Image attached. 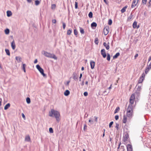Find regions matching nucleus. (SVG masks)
<instances>
[{"instance_id": "5", "label": "nucleus", "mask_w": 151, "mask_h": 151, "mask_svg": "<svg viewBox=\"0 0 151 151\" xmlns=\"http://www.w3.org/2000/svg\"><path fill=\"white\" fill-rule=\"evenodd\" d=\"M109 31V28L108 26H106L104 29V32L105 35H107Z\"/></svg>"}, {"instance_id": "23", "label": "nucleus", "mask_w": 151, "mask_h": 151, "mask_svg": "<svg viewBox=\"0 0 151 151\" xmlns=\"http://www.w3.org/2000/svg\"><path fill=\"white\" fill-rule=\"evenodd\" d=\"M127 6H126L124 7L121 10V12L122 13H123L124 12L126 11V9L127 8Z\"/></svg>"}, {"instance_id": "26", "label": "nucleus", "mask_w": 151, "mask_h": 151, "mask_svg": "<svg viewBox=\"0 0 151 151\" xmlns=\"http://www.w3.org/2000/svg\"><path fill=\"white\" fill-rule=\"evenodd\" d=\"M137 22L135 21L133 24V27L134 28H136L137 27Z\"/></svg>"}, {"instance_id": "37", "label": "nucleus", "mask_w": 151, "mask_h": 151, "mask_svg": "<svg viewBox=\"0 0 151 151\" xmlns=\"http://www.w3.org/2000/svg\"><path fill=\"white\" fill-rule=\"evenodd\" d=\"M26 101L27 104H29L30 102V99L29 97L27 98L26 99Z\"/></svg>"}, {"instance_id": "49", "label": "nucleus", "mask_w": 151, "mask_h": 151, "mask_svg": "<svg viewBox=\"0 0 151 151\" xmlns=\"http://www.w3.org/2000/svg\"><path fill=\"white\" fill-rule=\"evenodd\" d=\"M95 43L96 44H98V39L96 38L95 40Z\"/></svg>"}, {"instance_id": "7", "label": "nucleus", "mask_w": 151, "mask_h": 151, "mask_svg": "<svg viewBox=\"0 0 151 151\" xmlns=\"http://www.w3.org/2000/svg\"><path fill=\"white\" fill-rule=\"evenodd\" d=\"M134 107V106H132L131 105H129L127 109V111H128L129 112H133V109Z\"/></svg>"}, {"instance_id": "58", "label": "nucleus", "mask_w": 151, "mask_h": 151, "mask_svg": "<svg viewBox=\"0 0 151 151\" xmlns=\"http://www.w3.org/2000/svg\"><path fill=\"white\" fill-rule=\"evenodd\" d=\"M138 56V54H136L135 55V56H134L135 58H135H136Z\"/></svg>"}, {"instance_id": "11", "label": "nucleus", "mask_w": 151, "mask_h": 151, "mask_svg": "<svg viewBox=\"0 0 151 151\" xmlns=\"http://www.w3.org/2000/svg\"><path fill=\"white\" fill-rule=\"evenodd\" d=\"M103 45L104 47H106V49L107 50H109V43L108 42L107 43L105 42H104L103 43Z\"/></svg>"}, {"instance_id": "20", "label": "nucleus", "mask_w": 151, "mask_h": 151, "mask_svg": "<svg viewBox=\"0 0 151 151\" xmlns=\"http://www.w3.org/2000/svg\"><path fill=\"white\" fill-rule=\"evenodd\" d=\"M10 105L9 103L6 104L4 106V109L5 110L7 109L10 106Z\"/></svg>"}, {"instance_id": "63", "label": "nucleus", "mask_w": 151, "mask_h": 151, "mask_svg": "<svg viewBox=\"0 0 151 151\" xmlns=\"http://www.w3.org/2000/svg\"><path fill=\"white\" fill-rule=\"evenodd\" d=\"M27 1L29 3H30L32 1L31 0H27Z\"/></svg>"}, {"instance_id": "53", "label": "nucleus", "mask_w": 151, "mask_h": 151, "mask_svg": "<svg viewBox=\"0 0 151 151\" xmlns=\"http://www.w3.org/2000/svg\"><path fill=\"white\" fill-rule=\"evenodd\" d=\"M147 68L150 69L151 68V63H150Z\"/></svg>"}, {"instance_id": "3", "label": "nucleus", "mask_w": 151, "mask_h": 151, "mask_svg": "<svg viewBox=\"0 0 151 151\" xmlns=\"http://www.w3.org/2000/svg\"><path fill=\"white\" fill-rule=\"evenodd\" d=\"M43 52L44 53H43V54L46 57L49 58H53L55 60L57 59V57L54 54H51L45 51H44Z\"/></svg>"}, {"instance_id": "45", "label": "nucleus", "mask_w": 151, "mask_h": 151, "mask_svg": "<svg viewBox=\"0 0 151 151\" xmlns=\"http://www.w3.org/2000/svg\"><path fill=\"white\" fill-rule=\"evenodd\" d=\"M147 0H142V3L143 4H146L147 2Z\"/></svg>"}, {"instance_id": "33", "label": "nucleus", "mask_w": 151, "mask_h": 151, "mask_svg": "<svg viewBox=\"0 0 151 151\" xmlns=\"http://www.w3.org/2000/svg\"><path fill=\"white\" fill-rule=\"evenodd\" d=\"M119 107H117L116 108V109L115 111H114V113L115 114L117 112H118L119 110Z\"/></svg>"}, {"instance_id": "41", "label": "nucleus", "mask_w": 151, "mask_h": 151, "mask_svg": "<svg viewBox=\"0 0 151 151\" xmlns=\"http://www.w3.org/2000/svg\"><path fill=\"white\" fill-rule=\"evenodd\" d=\"M56 5L55 4H52L51 5V9H54L55 8Z\"/></svg>"}, {"instance_id": "50", "label": "nucleus", "mask_w": 151, "mask_h": 151, "mask_svg": "<svg viewBox=\"0 0 151 151\" xmlns=\"http://www.w3.org/2000/svg\"><path fill=\"white\" fill-rule=\"evenodd\" d=\"M113 122H110V123H109V127L110 128L111 127V126L113 124Z\"/></svg>"}, {"instance_id": "47", "label": "nucleus", "mask_w": 151, "mask_h": 151, "mask_svg": "<svg viewBox=\"0 0 151 151\" xmlns=\"http://www.w3.org/2000/svg\"><path fill=\"white\" fill-rule=\"evenodd\" d=\"M65 24L64 22L63 23V27L64 29H65Z\"/></svg>"}, {"instance_id": "64", "label": "nucleus", "mask_w": 151, "mask_h": 151, "mask_svg": "<svg viewBox=\"0 0 151 151\" xmlns=\"http://www.w3.org/2000/svg\"><path fill=\"white\" fill-rule=\"evenodd\" d=\"M104 2H105V3L106 4H108V3L107 2V1H106V0H104Z\"/></svg>"}, {"instance_id": "42", "label": "nucleus", "mask_w": 151, "mask_h": 151, "mask_svg": "<svg viewBox=\"0 0 151 151\" xmlns=\"http://www.w3.org/2000/svg\"><path fill=\"white\" fill-rule=\"evenodd\" d=\"M75 8L76 9H77L78 8V3L77 2L75 1Z\"/></svg>"}, {"instance_id": "25", "label": "nucleus", "mask_w": 151, "mask_h": 151, "mask_svg": "<svg viewBox=\"0 0 151 151\" xmlns=\"http://www.w3.org/2000/svg\"><path fill=\"white\" fill-rule=\"evenodd\" d=\"M78 76L76 74H74L73 76V78L74 80H76L78 79Z\"/></svg>"}, {"instance_id": "55", "label": "nucleus", "mask_w": 151, "mask_h": 151, "mask_svg": "<svg viewBox=\"0 0 151 151\" xmlns=\"http://www.w3.org/2000/svg\"><path fill=\"white\" fill-rule=\"evenodd\" d=\"M22 117H23V118L24 119H25V116L24 115V114L23 113H22Z\"/></svg>"}, {"instance_id": "51", "label": "nucleus", "mask_w": 151, "mask_h": 151, "mask_svg": "<svg viewBox=\"0 0 151 151\" xmlns=\"http://www.w3.org/2000/svg\"><path fill=\"white\" fill-rule=\"evenodd\" d=\"M83 95L85 96H88V93L87 92H85L84 93Z\"/></svg>"}, {"instance_id": "32", "label": "nucleus", "mask_w": 151, "mask_h": 151, "mask_svg": "<svg viewBox=\"0 0 151 151\" xmlns=\"http://www.w3.org/2000/svg\"><path fill=\"white\" fill-rule=\"evenodd\" d=\"M5 33L6 34H8L9 33V29L7 28L5 30Z\"/></svg>"}, {"instance_id": "35", "label": "nucleus", "mask_w": 151, "mask_h": 151, "mask_svg": "<svg viewBox=\"0 0 151 151\" xmlns=\"http://www.w3.org/2000/svg\"><path fill=\"white\" fill-rule=\"evenodd\" d=\"M5 52L7 55H10V53L9 51V50L7 49H6L5 50Z\"/></svg>"}, {"instance_id": "56", "label": "nucleus", "mask_w": 151, "mask_h": 151, "mask_svg": "<svg viewBox=\"0 0 151 151\" xmlns=\"http://www.w3.org/2000/svg\"><path fill=\"white\" fill-rule=\"evenodd\" d=\"M119 119V116L118 115H116L115 116V119L116 120H117Z\"/></svg>"}, {"instance_id": "28", "label": "nucleus", "mask_w": 151, "mask_h": 151, "mask_svg": "<svg viewBox=\"0 0 151 151\" xmlns=\"http://www.w3.org/2000/svg\"><path fill=\"white\" fill-rule=\"evenodd\" d=\"M147 6L148 8H151V0H150L148 2Z\"/></svg>"}, {"instance_id": "43", "label": "nucleus", "mask_w": 151, "mask_h": 151, "mask_svg": "<svg viewBox=\"0 0 151 151\" xmlns=\"http://www.w3.org/2000/svg\"><path fill=\"white\" fill-rule=\"evenodd\" d=\"M87 126L86 124H85L84 126L83 130L84 131H86L87 129Z\"/></svg>"}, {"instance_id": "36", "label": "nucleus", "mask_w": 151, "mask_h": 151, "mask_svg": "<svg viewBox=\"0 0 151 151\" xmlns=\"http://www.w3.org/2000/svg\"><path fill=\"white\" fill-rule=\"evenodd\" d=\"M88 17L90 18H92L93 17V13L91 12H90L88 15Z\"/></svg>"}, {"instance_id": "21", "label": "nucleus", "mask_w": 151, "mask_h": 151, "mask_svg": "<svg viewBox=\"0 0 151 151\" xmlns=\"http://www.w3.org/2000/svg\"><path fill=\"white\" fill-rule=\"evenodd\" d=\"M97 26V24L95 22H93L91 24V26L92 28L94 27H96Z\"/></svg>"}, {"instance_id": "19", "label": "nucleus", "mask_w": 151, "mask_h": 151, "mask_svg": "<svg viewBox=\"0 0 151 151\" xmlns=\"http://www.w3.org/2000/svg\"><path fill=\"white\" fill-rule=\"evenodd\" d=\"M70 93V91L67 90L65 91L64 94L65 96H68L69 94Z\"/></svg>"}, {"instance_id": "48", "label": "nucleus", "mask_w": 151, "mask_h": 151, "mask_svg": "<svg viewBox=\"0 0 151 151\" xmlns=\"http://www.w3.org/2000/svg\"><path fill=\"white\" fill-rule=\"evenodd\" d=\"M119 124L117 123H116V125L115 126V127L116 128L117 130L119 129Z\"/></svg>"}, {"instance_id": "34", "label": "nucleus", "mask_w": 151, "mask_h": 151, "mask_svg": "<svg viewBox=\"0 0 151 151\" xmlns=\"http://www.w3.org/2000/svg\"><path fill=\"white\" fill-rule=\"evenodd\" d=\"M72 30L68 29L67 31V34L68 35H70L71 34L72 32Z\"/></svg>"}, {"instance_id": "6", "label": "nucleus", "mask_w": 151, "mask_h": 151, "mask_svg": "<svg viewBox=\"0 0 151 151\" xmlns=\"http://www.w3.org/2000/svg\"><path fill=\"white\" fill-rule=\"evenodd\" d=\"M129 138V135L128 133H126L124 134L123 137V141L124 142H126L128 141Z\"/></svg>"}, {"instance_id": "46", "label": "nucleus", "mask_w": 151, "mask_h": 151, "mask_svg": "<svg viewBox=\"0 0 151 151\" xmlns=\"http://www.w3.org/2000/svg\"><path fill=\"white\" fill-rule=\"evenodd\" d=\"M150 70V69H149V68H146L145 71V73L146 74H147Z\"/></svg>"}, {"instance_id": "61", "label": "nucleus", "mask_w": 151, "mask_h": 151, "mask_svg": "<svg viewBox=\"0 0 151 151\" xmlns=\"http://www.w3.org/2000/svg\"><path fill=\"white\" fill-rule=\"evenodd\" d=\"M112 85V84H111L109 88V89L110 90V89H111V86Z\"/></svg>"}, {"instance_id": "40", "label": "nucleus", "mask_w": 151, "mask_h": 151, "mask_svg": "<svg viewBox=\"0 0 151 151\" xmlns=\"http://www.w3.org/2000/svg\"><path fill=\"white\" fill-rule=\"evenodd\" d=\"M74 33L75 35H77L78 31L76 29H74Z\"/></svg>"}, {"instance_id": "16", "label": "nucleus", "mask_w": 151, "mask_h": 151, "mask_svg": "<svg viewBox=\"0 0 151 151\" xmlns=\"http://www.w3.org/2000/svg\"><path fill=\"white\" fill-rule=\"evenodd\" d=\"M127 121V117L126 116L124 115L123 116V119L122 120V122L123 123H126Z\"/></svg>"}, {"instance_id": "24", "label": "nucleus", "mask_w": 151, "mask_h": 151, "mask_svg": "<svg viewBox=\"0 0 151 151\" xmlns=\"http://www.w3.org/2000/svg\"><path fill=\"white\" fill-rule=\"evenodd\" d=\"M141 89H142L141 86H139V85L138 86L137 88V91L136 92H139V93H140L139 91H141Z\"/></svg>"}, {"instance_id": "12", "label": "nucleus", "mask_w": 151, "mask_h": 151, "mask_svg": "<svg viewBox=\"0 0 151 151\" xmlns=\"http://www.w3.org/2000/svg\"><path fill=\"white\" fill-rule=\"evenodd\" d=\"M90 64L91 67V68L92 69H93L95 66V63L94 61L92 60H91L90 62Z\"/></svg>"}, {"instance_id": "54", "label": "nucleus", "mask_w": 151, "mask_h": 151, "mask_svg": "<svg viewBox=\"0 0 151 151\" xmlns=\"http://www.w3.org/2000/svg\"><path fill=\"white\" fill-rule=\"evenodd\" d=\"M82 73H81L80 74V77H79V79L80 81H81V78H82Z\"/></svg>"}, {"instance_id": "27", "label": "nucleus", "mask_w": 151, "mask_h": 151, "mask_svg": "<svg viewBox=\"0 0 151 151\" xmlns=\"http://www.w3.org/2000/svg\"><path fill=\"white\" fill-rule=\"evenodd\" d=\"M26 66V65L25 64H22V69L24 70V72L25 73L26 72L25 67Z\"/></svg>"}, {"instance_id": "52", "label": "nucleus", "mask_w": 151, "mask_h": 151, "mask_svg": "<svg viewBox=\"0 0 151 151\" xmlns=\"http://www.w3.org/2000/svg\"><path fill=\"white\" fill-rule=\"evenodd\" d=\"M145 75L144 74V73H143L142 74V76L140 77L141 78H142L144 79L145 77Z\"/></svg>"}, {"instance_id": "4", "label": "nucleus", "mask_w": 151, "mask_h": 151, "mask_svg": "<svg viewBox=\"0 0 151 151\" xmlns=\"http://www.w3.org/2000/svg\"><path fill=\"white\" fill-rule=\"evenodd\" d=\"M36 67L43 77H45L46 76V74L44 73V70L39 65H37L36 66Z\"/></svg>"}, {"instance_id": "18", "label": "nucleus", "mask_w": 151, "mask_h": 151, "mask_svg": "<svg viewBox=\"0 0 151 151\" xmlns=\"http://www.w3.org/2000/svg\"><path fill=\"white\" fill-rule=\"evenodd\" d=\"M6 13L8 17L11 16L12 14V12L10 11H7L6 12Z\"/></svg>"}, {"instance_id": "14", "label": "nucleus", "mask_w": 151, "mask_h": 151, "mask_svg": "<svg viewBox=\"0 0 151 151\" xmlns=\"http://www.w3.org/2000/svg\"><path fill=\"white\" fill-rule=\"evenodd\" d=\"M11 46L13 50H14L15 49L16 45L14 40L11 42Z\"/></svg>"}, {"instance_id": "31", "label": "nucleus", "mask_w": 151, "mask_h": 151, "mask_svg": "<svg viewBox=\"0 0 151 151\" xmlns=\"http://www.w3.org/2000/svg\"><path fill=\"white\" fill-rule=\"evenodd\" d=\"M79 28H80V32L81 33V34H84V30L83 29V28H81V27H80Z\"/></svg>"}, {"instance_id": "15", "label": "nucleus", "mask_w": 151, "mask_h": 151, "mask_svg": "<svg viewBox=\"0 0 151 151\" xmlns=\"http://www.w3.org/2000/svg\"><path fill=\"white\" fill-rule=\"evenodd\" d=\"M15 59L18 63H19L21 61L22 58L20 57L16 56Z\"/></svg>"}, {"instance_id": "39", "label": "nucleus", "mask_w": 151, "mask_h": 151, "mask_svg": "<svg viewBox=\"0 0 151 151\" xmlns=\"http://www.w3.org/2000/svg\"><path fill=\"white\" fill-rule=\"evenodd\" d=\"M112 24V20L111 19H109L108 22V24L109 25H111Z\"/></svg>"}, {"instance_id": "30", "label": "nucleus", "mask_w": 151, "mask_h": 151, "mask_svg": "<svg viewBox=\"0 0 151 151\" xmlns=\"http://www.w3.org/2000/svg\"><path fill=\"white\" fill-rule=\"evenodd\" d=\"M40 2L38 0H36L35 1V4L36 6L40 4Z\"/></svg>"}, {"instance_id": "13", "label": "nucleus", "mask_w": 151, "mask_h": 151, "mask_svg": "<svg viewBox=\"0 0 151 151\" xmlns=\"http://www.w3.org/2000/svg\"><path fill=\"white\" fill-rule=\"evenodd\" d=\"M133 112H129L128 111H127V116L129 118H132L133 116Z\"/></svg>"}, {"instance_id": "59", "label": "nucleus", "mask_w": 151, "mask_h": 151, "mask_svg": "<svg viewBox=\"0 0 151 151\" xmlns=\"http://www.w3.org/2000/svg\"><path fill=\"white\" fill-rule=\"evenodd\" d=\"M37 59H36L35 60V61L34 62V63H37Z\"/></svg>"}, {"instance_id": "60", "label": "nucleus", "mask_w": 151, "mask_h": 151, "mask_svg": "<svg viewBox=\"0 0 151 151\" xmlns=\"http://www.w3.org/2000/svg\"><path fill=\"white\" fill-rule=\"evenodd\" d=\"M132 14H131L129 16V18H128V19H131L132 18Z\"/></svg>"}, {"instance_id": "10", "label": "nucleus", "mask_w": 151, "mask_h": 151, "mask_svg": "<svg viewBox=\"0 0 151 151\" xmlns=\"http://www.w3.org/2000/svg\"><path fill=\"white\" fill-rule=\"evenodd\" d=\"M101 53L104 58H105L106 57V55L105 49H103L101 50Z\"/></svg>"}, {"instance_id": "17", "label": "nucleus", "mask_w": 151, "mask_h": 151, "mask_svg": "<svg viewBox=\"0 0 151 151\" xmlns=\"http://www.w3.org/2000/svg\"><path fill=\"white\" fill-rule=\"evenodd\" d=\"M25 140L27 142H29L30 141V138L29 135L27 136L25 138Z\"/></svg>"}, {"instance_id": "8", "label": "nucleus", "mask_w": 151, "mask_h": 151, "mask_svg": "<svg viewBox=\"0 0 151 151\" xmlns=\"http://www.w3.org/2000/svg\"><path fill=\"white\" fill-rule=\"evenodd\" d=\"M139 1V0H133L131 5V8H133L135 7L138 3Z\"/></svg>"}, {"instance_id": "9", "label": "nucleus", "mask_w": 151, "mask_h": 151, "mask_svg": "<svg viewBox=\"0 0 151 151\" xmlns=\"http://www.w3.org/2000/svg\"><path fill=\"white\" fill-rule=\"evenodd\" d=\"M127 151H133L132 146L131 145L127 144Z\"/></svg>"}, {"instance_id": "38", "label": "nucleus", "mask_w": 151, "mask_h": 151, "mask_svg": "<svg viewBox=\"0 0 151 151\" xmlns=\"http://www.w3.org/2000/svg\"><path fill=\"white\" fill-rule=\"evenodd\" d=\"M107 60L108 61H109L110 60V55L109 53L107 54Z\"/></svg>"}, {"instance_id": "2", "label": "nucleus", "mask_w": 151, "mask_h": 151, "mask_svg": "<svg viewBox=\"0 0 151 151\" xmlns=\"http://www.w3.org/2000/svg\"><path fill=\"white\" fill-rule=\"evenodd\" d=\"M139 96V92H135L134 93H133L131 95L129 99V105H131L132 106H134L136 104L134 105V103L135 101V97H138Z\"/></svg>"}, {"instance_id": "1", "label": "nucleus", "mask_w": 151, "mask_h": 151, "mask_svg": "<svg viewBox=\"0 0 151 151\" xmlns=\"http://www.w3.org/2000/svg\"><path fill=\"white\" fill-rule=\"evenodd\" d=\"M49 116L50 117H55L58 122H59L60 120V113L57 111L53 109H51V111L49 113Z\"/></svg>"}, {"instance_id": "29", "label": "nucleus", "mask_w": 151, "mask_h": 151, "mask_svg": "<svg viewBox=\"0 0 151 151\" xmlns=\"http://www.w3.org/2000/svg\"><path fill=\"white\" fill-rule=\"evenodd\" d=\"M144 80V79H143L142 78H141V77H140L139 79V80L138 81V83H142V82H143Z\"/></svg>"}, {"instance_id": "22", "label": "nucleus", "mask_w": 151, "mask_h": 151, "mask_svg": "<svg viewBox=\"0 0 151 151\" xmlns=\"http://www.w3.org/2000/svg\"><path fill=\"white\" fill-rule=\"evenodd\" d=\"M120 55V53L119 52H117L116 53V54L113 56V59H115L117 58L118 56H119Z\"/></svg>"}, {"instance_id": "62", "label": "nucleus", "mask_w": 151, "mask_h": 151, "mask_svg": "<svg viewBox=\"0 0 151 151\" xmlns=\"http://www.w3.org/2000/svg\"><path fill=\"white\" fill-rule=\"evenodd\" d=\"M151 60V56H150L148 59V62H149Z\"/></svg>"}, {"instance_id": "57", "label": "nucleus", "mask_w": 151, "mask_h": 151, "mask_svg": "<svg viewBox=\"0 0 151 151\" xmlns=\"http://www.w3.org/2000/svg\"><path fill=\"white\" fill-rule=\"evenodd\" d=\"M52 22L54 24L56 23V20L55 19L52 20Z\"/></svg>"}, {"instance_id": "44", "label": "nucleus", "mask_w": 151, "mask_h": 151, "mask_svg": "<svg viewBox=\"0 0 151 151\" xmlns=\"http://www.w3.org/2000/svg\"><path fill=\"white\" fill-rule=\"evenodd\" d=\"M49 131L50 133H53V129L52 128H49Z\"/></svg>"}]
</instances>
